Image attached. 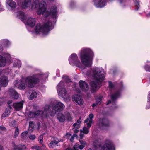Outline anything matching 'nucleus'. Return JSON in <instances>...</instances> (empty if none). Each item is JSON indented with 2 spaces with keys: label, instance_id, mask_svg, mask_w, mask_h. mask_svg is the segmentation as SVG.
<instances>
[{
  "label": "nucleus",
  "instance_id": "15",
  "mask_svg": "<svg viewBox=\"0 0 150 150\" xmlns=\"http://www.w3.org/2000/svg\"><path fill=\"white\" fill-rule=\"evenodd\" d=\"M81 89L83 91L86 92L89 89L88 85L84 81L81 80L79 82Z\"/></svg>",
  "mask_w": 150,
  "mask_h": 150
},
{
  "label": "nucleus",
  "instance_id": "46",
  "mask_svg": "<svg viewBox=\"0 0 150 150\" xmlns=\"http://www.w3.org/2000/svg\"><path fill=\"white\" fill-rule=\"evenodd\" d=\"M77 135L75 134H73V135L71 137V138L70 139V140L72 142L74 139V137H76Z\"/></svg>",
  "mask_w": 150,
  "mask_h": 150
},
{
  "label": "nucleus",
  "instance_id": "43",
  "mask_svg": "<svg viewBox=\"0 0 150 150\" xmlns=\"http://www.w3.org/2000/svg\"><path fill=\"white\" fill-rule=\"evenodd\" d=\"M73 126L74 127L78 129L80 127V125L76 122L74 124Z\"/></svg>",
  "mask_w": 150,
  "mask_h": 150
},
{
  "label": "nucleus",
  "instance_id": "37",
  "mask_svg": "<svg viewBox=\"0 0 150 150\" xmlns=\"http://www.w3.org/2000/svg\"><path fill=\"white\" fill-rule=\"evenodd\" d=\"M75 5V3L74 1H71L70 2L69 4V7L71 8H73Z\"/></svg>",
  "mask_w": 150,
  "mask_h": 150
},
{
  "label": "nucleus",
  "instance_id": "1",
  "mask_svg": "<svg viewBox=\"0 0 150 150\" xmlns=\"http://www.w3.org/2000/svg\"><path fill=\"white\" fill-rule=\"evenodd\" d=\"M69 61L71 65L75 66L81 69L85 76L92 77L93 78V80L90 82V85L92 92L96 91L98 89L101 82L104 79L105 73L104 69L100 67H95L85 72L83 69L85 67L82 66L77 55L75 53L72 54L69 57Z\"/></svg>",
  "mask_w": 150,
  "mask_h": 150
},
{
  "label": "nucleus",
  "instance_id": "12",
  "mask_svg": "<svg viewBox=\"0 0 150 150\" xmlns=\"http://www.w3.org/2000/svg\"><path fill=\"white\" fill-rule=\"evenodd\" d=\"M108 0H93L94 5L97 8H102L106 4Z\"/></svg>",
  "mask_w": 150,
  "mask_h": 150
},
{
  "label": "nucleus",
  "instance_id": "34",
  "mask_svg": "<svg viewBox=\"0 0 150 150\" xmlns=\"http://www.w3.org/2000/svg\"><path fill=\"white\" fill-rule=\"evenodd\" d=\"M109 88L110 91L113 90L114 88V86L113 83L111 81L108 82Z\"/></svg>",
  "mask_w": 150,
  "mask_h": 150
},
{
  "label": "nucleus",
  "instance_id": "41",
  "mask_svg": "<svg viewBox=\"0 0 150 150\" xmlns=\"http://www.w3.org/2000/svg\"><path fill=\"white\" fill-rule=\"evenodd\" d=\"M79 145L77 144H76L74 146V150H79Z\"/></svg>",
  "mask_w": 150,
  "mask_h": 150
},
{
  "label": "nucleus",
  "instance_id": "6",
  "mask_svg": "<svg viewBox=\"0 0 150 150\" xmlns=\"http://www.w3.org/2000/svg\"><path fill=\"white\" fill-rule=\"evenodd\" d=\"M94 55L93 51L88 48H82L79 53L82 63L87 67H90L92 66Z\"/></svg>",
  "mask_w": 150,
  "mask_h": 150
},
{
  "label": "nucleus",
  "instance_id": "62",
  "mask_svg": "<svg viewBox=\"0 0 150 150\" xmlns=\"http://www.w3.org/2000/svg\"><path fill=\"white\" fill-rule=\"evenodd\" d=\"M3 103L2 101L1 102H0V105H2L3 104Z\"/></svg>",
  "mask_w": 150,
  "mask_h": 150
},
{
  "label": "nucleus",
  "instance_id": "42",
  "mask_svg": "<svg viewBox=\"0 0 150 150\" xmlns=\"http://www.w3.org/2000/svg\"><path fill=\"white\" fill-rule=\"evenodd\" d=\"M9 114V112L8 111L6 112V110L5 112L2 115V117H5L7 116Z\"/></svg>",
  "mask_w": 150,
  "mask_h": 150
},
{
  "label": "nucleus",
  "instance_id": "25",
  "mask_svg": "<svg viewBox=\"0 0 150 150\" xmlns=\"http://www.w3.org/2000/svg\"><path fill=\"white\" fill-rule=\"evenodd\" d=\"M58 141H57L55 139H54V140L52 141L49 144V146L50 148H53L58 145Z\"/></svg>",
  "mask_w": 150,
  "mask_h": 150
},
{
  "label": "nucleus",
  "instance_id": "47",
  "mask_svg": "<svg viewBox=\"0 0 150 150\" xmlns=\"http://www.w3.org/2000/svg\"><path fill=\"white\" fill-rule=\"evenodd\" d=\"M81 139H82L81 138ZM79 142L81 143V144H83L84 145H85L86 144V142H85L83 141L81 139H80L79 140Z\"/></svg>",
  "mask_w": 150,
  "mask_h": 150
},
{
  "label": "nucleus",
  "instance_id": "2",
  "mask_svg": "<svg viewBox=\"0 0 150 150\" xmlns=\"http://www.w3.org/2000/svg\"><path fill=\"white\" fill-rule=\"evenodd\" d=\"M64 105L58 100H53L50 103L49 105H45L43 108V111L38 110L30 112L28 114L29 117L34 118L39 117H46L49 113L51 116H54L57 112L62 111L65 108Z\"/></svg>",
  "mask_w": 150,
  "mask_h": 150
},
{
  "label": "nucleus",
  "instance_id": "30",
  "mask_svg": "<svg viewBox=\"0 0 150 150\" xmlns=\"http://www.w3.org/2000/svg\"><path fill=\"white\" fill-rule=\"evenodd\" d=\"M28 132L25 131L22 133L21 134V137L22 139L24 140H26L28 138Z\"/></svg>",
  "mask_w": 150,
  "mask_h": 150
},
{
  "label": "nucleus",
  "instance_id": "44",
  "mask_svg": "<svg viewBox=\"0 0 150 150\" xmlns=\"http://www.w3.org/2000/svg\"><path fill=\"white\" fill-rule=\"evenodd\" d=\"M3 72L5 73L6 74H10V75L11 74V69H8L6 70V72H4V71Z\"/></svg>",
  "mask_w": 150,
  "mask_h": 150
},
{
  "label": "nucleus",
  "instance_id": "24",
  "mask_svg": "<svg viewBox=\"0 0 150 150\" xmlns=\"http://www.w3.org/2000/svg\"><path fill=\"white\" fill-rule=\"evenodd\" d=\"M16 14L17 16L24 22L26 19L24 13L21 11H18L17 12Z\"/></svg>",
  "mask_w": 150,
  "mask_h": 150
},
{
  "label": "nucleus",
  "instance_id": "59",
  "mask_svg": "<svg viewBox=\"0 0 150 150\" xmlns=\"http://www.w3.org/2000/svg\"><path fill=\"white\" fill-rule=\"evenodd\" d=\"M66 150H72L70 148H67L66 149Z\"/></svg>",
  "mask_w": 150,
  "mask_h": 150
},
{
  "label": "nucleus",
  "instance_id": "53",
  "mask_svg": "<svg viewBox=\"0 0 150 150\" xmlns=\"http://www.w3.org/2000/svg\"><path fill=\"white\" fill-rule=\"evenodd\" d=\"M97 105H99V104H98V103H97L96 102V103L93 104L92 107H93V108H94V107H95V106H96Z\"/></svg>",
  "mask_w": 150,
  "mask_h": 150
},
{
  "label": "nucleus",
  "instance_id": "33",
  "mask_svg": "<svg viewBox=\"0 0 150 150\" xmlns=\"http://www.w3.org/2000/svg\"><path fill=\"white\" fill-rule=\"evenodd\" d=\"M102 98V96H98L96 97V101L99 105H100L101 103Z\"/></svg>",
  "mask_w": 150,
  "mask_h": 150
},
{
  "label": "nucleus",
  "instance_id": "50",
  "mask_svg": "<svg viewBox=\"0 0 150 150\" xmlns=\"http://www.w3.org/2000/svg\"><path fill=\"white\" fill-rule=\"evenodd\" d=\"M85 146V145L82 144L79 146V149H82Z\"/></svg>",
  "mask_w": 150,
  "mask_h": 150
},
{
  "label": "nucleus",
  "instance_id": "35",
  "mask_svg": "<svg viewBox=\"0 0 150 150\" xmlns=\"http://www.w3.org/2000/svg\"><path fill=\"white\" fill-rule=\"evenodd\" d=\"M19 133V130L18 127H16L15 129V132L14 134V137H16L18 135Z\"/></svg>",
  "mask_w": 150,
  "mask_h": 150
},
{
  "label": "nucleus",
  "instance_id": "39",
  "mask_svg": "<svg viewBox=\"0 0 150 150\" xmlns=\"http://www.w3.org/2000/svg\"><path fill=\"white\" fill-rule=\"evenodd\" d=\"M29 138L30 140H33L35 139L36 137L35 135L31 134L29 136Z\"/></svg>",
  "mask_w": 150,
  "mask_h": 150
},
{
  "label": "nucleus",
  "instance_id": "29",
  "mask_svg": "<svg viewBox=\"0 0 150 150\" xmlns=\"http://www.w3.org/2000/svg\"><path fill=\"white\" fill-rule=\"evenodd\" d=\"M30 96L29 97V98L30 100H32L33 99L36 98L37 96V93L34 91L30 92L29 93Z\"/></svg>",
  "mask_w": 150,
  "mask_h": 150
},
{
  "label": "nucleus",
  "instance_id": "63",
  "mask_svg": "<svg viewBox=\"0 0 150 150\" xmlns=\"http://www.w3.org/2000/svg\"><path fill=\"white\" fill-rule=\"evenodd\" d=\"M146 108H147L149 109V108H150V107H148V105H146Z\"/></svg>",
  "mask_w": 150,
  "mask_h": 150
},
{
  "label": "nucleus",
  "instance_id": "52",
  "mask_svg": "<svg viewBox=\"0 0 150 150\" xmlns=\"http://www.w3.org/2000/svg\"><path fill=\"white\" fill-rule=\"evenodd\" d=\"M148 101L149 103H150V92L149 93V94L148 95Z\"/></svg>",
  "mask_w": 150,
  "mask_h": 150
},
{
  "label": "nucleus",
  "instance_id": "14",
  "mask_svg": "<svg viewBox=\"0 0 150 150\" xmlns=\"http://www.w3.org/2000/svg\"><path fill=\"white\" fill-rule=\"evenodd\" d=\"M31 4V0H25L24 1H19L18 5L23 8H27L29 7Z\"/></svg>",
  "mask_w": 150,
  "mask_h": 150
},
{
  "label": "nucleus",
  "instance_id": "16",
  "mask_svg": "<svg viewBox=\"0 0 150 150\" xmlns=\"http://www.w3.org/2000/svg\"><path fill=\"white\" fill-rule=\"evenodd\" d=\"M98 125L100 128H103L105 127L109 126V121L106 119H100L99 120Z\"/></svg>",
  "mask_w": 150,
  "mask_h": 150
},
{
  "label": "nucleus",
  "instance_id": "56",
  "mask_svg": "<svg viewBox=\"0 0 150 150\" xmlns=\"http://www.w3.org/2000/svg\"><path fill=\"white\" fill-rule=\"evenodd\" d=\"M0 150H4L3 146L1 145H0Z\"/></svg>",
  "mask_w": 150,
  "mask_h": 150
},
{
  "label": "nucleus",
  "instance_id": "48",
  "mask_svg": "<svg viewBox=\"0 0 150 150\" xmlns=\"http://www.w3.org/2000/svg\"><path fill=\"white\" fill-rule=\"evenodd\" d=\"M81 117H80L79 119L77 120V122H76V123H78V124H79L80 125V124H81Z\"/></svg>",
  "mask_w": 150,
  "mask_h": 150
},
{
  "label": "nucleus",
  "instance_id": "7",
  "mask_svg": "<svg viewBox=\"0 0 150 150\" xmlns=\"http://www.w3.org/2000/svg\"><path fill=\"white\" fill-rule=\"evenodd\" d=\"M53 28L52 23L50 21H46L43 24L38 23L35 28V33L45 36L48 35L49 32Z\"/></svg>",
  "mask_w": 150,
  "mask_h": 150
},
{
  "label": "nucleus",
  "instance_id": "18",
  "mask_svg": "<svg viewBox=\"0 0 150 150\" xmlns=\"http://www.w3.org/2000/svg\"><path fill=\"white\" fill-rule=\"evenodd\" d=\"M94 117V115L92 114H90L88 115V117L84 121L85 123L88 125V127H90L93 122L92 119Z\"/></svg>",
  "mask_w": 150,
  "mask_h": 150
},
{
  "label": "nucleus",
  "instance_id": "11",
  "mask_svg": "<svg viewBox=\"0 0 150 150\" xmlns=\"http://www.w3.org/2000/svg\"><path fill=\"white\" fill-rule=\"evenodd\" d=\"M121 89L119 91H117L111 96V99L112 103L113 104V107L116 108L117 106L114 105L115 104V100L120 97L121 95Z\"/></svg>",
  "mask_w": 150,
  "mask_h": 150
},
{
  "label": "nucleus",
  "instance_id": "26",
  "mask_svg": "<svg viewBox=\"0 0 150 150\" xmlns=\"http://www.w3.org/2000/svg\"><path fill=\"white\" fill-rule=\"evenodd\" d=\"M1 41L4 46L6 47H8L11 45V42L7 39H2Z\"/></svg>",
  "mask_w": 150,
  "mask_h": 150
},
{
  "label": "nucleus",
  "instance_id": "17",
  "mask_svg": "<svg viewBox=\"0 0 150 150\" xmlns=\"http://www.w3.org/2000/svg\"><path fill=\"white\" fill-rule=\"evenodd\" d=\"M72 99L73 100L79 105H82L83 103L81 96L78 95H74L73 96Z\"/></svg>",
  "mask_w": 150,
  "mask_h": 150
},
{
  "label": "nucleus",
  "instance_id": "58",
  "mask_svg": "<svg viewBox=\"0 0 150 150\" xmlns=\"http://www.w3.org/2000/svg\"><path fill=\"white\" fill-rule=\"evenodd\" d=\"M76 90L77 91V92L79 93H80L81 92V91L80 90H79V89H78V90H77V89H76Z\"/></svg>",
  "mask_w": 150,
  "mask_h": 150
},
{
  "label": "nucleus",
  "instance_id": "32",
  "mask_svg": "<svg viewBox=\"0 0 150 150\" xmlns=\"http://www.w3.org/2000/svg\"><path fill=\"white\" fill-rule=\"evenodd\" d=\"M117 1L121 6L124 7L125 5V0H117Z\"/></svg>",
  "mask_w": 150,
  "mask_h": 150
},
{
  "label": "nucleus",
  "instance_id": "3",
  "mask_svg": "<svg viewBox=\"0 0 150 150\" xmlns=\"http://www.w3.org/2000/svg\"><path fill=\"white\" fill-rule=\"evenodd\" d=\"M48 77V74H43L40 71L39 73L22 78L21 80H16L13 83L15 87L20 90H23L27 86L30 88L34 87L40 80L45 79Z\"/></svg>",
  "mask_w": 150,
  "mask_h": 150
},
{
  "label": "nucleus",
  "instance_id": "54",
  "mask_svg": "<svg viewBox=\"0 0 150 150\" xmlns=\"http://www.w3.org/2000/svg\"><path fill=\"white\" fill-rule=\"evenodd\" d=\"M57 76H58V77L60 76L59 74V70H57Z\"/></svg>",
  "mask_w": 150,
  "mask_h": 150
},
{
  "label": "nucleus",
  "instance_id": "38",
  "mask_svg": "<svg viewBox=\"0 0 150 150\" xmlns=\"http://www.w3.org/2000/svg\"><path fill=\"white\" fill-rule=\"evenodd\" d=\"M6 131L5 127L3 126H0V133H1L2 131Z\"/></svg>",
  "mask_w": 150,
  "mask_h": 150
},
{
  "label": "nucleus",
  "instance_id": "22",
  "mask_svg": "<svg viewBox=\"0 0 150 150\" xmlns=\"http://www.w3.org/2000/svg\"><path fill=\"white\" fill-rule=\"evenodd\" d=\"M57 118L59 122H63L65 120V115L61 112L59 113L57 115Z\"/></svg>",
  "mask_w": 150,
  "mask_h": 150
},
{
  "label": "nucleus",
  "instance_id": "21",
  "mask_svg": "<svg viewBox=\"0 0 150 150\" xmlns=\"http://www.w3.org/2000/svg\"><path fill=\"white\" fill-rule=\"evenodd\" d=\"M9 93L11 96L14 99H17L19 97L18 94L13 88L10 89L9 90Z\"/></svg>",
  "mask_w": 150,
  "mask_h": 150
},
{
  "label": "nucleus",
  "instance_id": "9",
  "mask_svg": "<svg viewBox=\"0 0 150 150\" xmlns=\"http://www.w3.org/2000/svg\"><path fill=\"white\" fill-rule=\"evenodd\" d=\"M4 56L0 55V68L4 67L6 64V59L11 62L12 57L8 53H5Z\"/></svg>",
  "mask_w": 150,
  "mask_h": 150
},
{
  "label": "nucleus",
  "instance_id": "57",
  "mask_svg": "<svg viewBox=\"0 0 150 150\" xmlns=\"http://www.w3.org/2000/svg\"><path fill=\"white\" fill-rule=\"evenodd\" d=\"M111 103V102L110 100H109L108 102L106 104V105H108L110 103Z\"/></svg>",
  "mask_w": 150,
  "mask_h": 150
},
{
  "label": "nucleus",
  "instance_id": "27",
  "mask_svg": "<svg viewBox=\"0 0 150 150\" xmlns=\"http://www.w3.org/2000/svg\"><path fill=\"white\" fill-rule=\"evenodd\" d=\"M26 147L25 145L21 144L17 146H15L14 149L15 150H23L26 149Z\"/></svg>",
  "mask_w": 150,
  "mask_h": 150
},
{
  "label": "nucleus",
  "instance_id": "10",
  "mask_svg": "<svg viewBox=\"0 0 150 150\" xmlns=\"http://www.w3.org/2000/svg\"><path fill=\"white\" fill-rule=\"evenodd\" d=\"M6 4L8 10L15 12L17 6L15 2L12 0H8L6 1Z\"/></svg>",
  "mask_w": 150,
  "mask_h": 150
},
{
  "label": "nucleus",
  "instance_id": "5",
  "mask_svg": "<svg viewBox=\"0 0 150 150\" xmlns=\"http://www.w3.org/2000/svg\"><path fill=\"white\" fill-rule=\"evenodd\" d=\"M68 83L71 84L73 83L67 76H63L62 80L57 86L59 95L66 101L68 100L69 98L67 93L68 89L67 88V85Z\"/></svg>",
  "mask_w": 150,
  "mask_h": 150
},
{
  "label": "nucleus",
  "instance_id": "36",
  "mask_svg": "<svg viewBox=\"0 0 150 150\" xmlns=\"http://www.w3.org/2000/svg\"><path fill=\"white\" fill-rule=\"evenodd\" d=\"M144 67L146 71L150 72V66L149 65H146Z\"/></svg>",
  "mask_w": 150,
  "mask_h": 150
},
{
  "label": "nucleus",
  "instance_id": "8",
  "mask_svg": "<svg viewBox=\"0 0 150 150\" xmlns=\"http://www.w3.org/2000/svg\"><path fill=\"white\" fill-rule=\"evenodd\" d=\"M94 149L95 150H115V147L112 142L110 140H107L104 146L102 147L100 140H96L93 143ZM88 150H92L89 148Z\"/></svg>",
  "mask_w": 150,
  "mask_h": 150
},
{
  "label": "nucleus",
  "instance_id": "13",
  "mask_svg": "<svg viewBox=\"0 0 150 150\" xmlns=\"http://www.w3.org/2000/svg\"><path fill=\"white\" fill-rule=\"evenodd\" d=\"M35 18L32 17L26 18L24 21L25 24L31 27H33L35 25Z\"/></svg>",
  "mask_w": 150,
  "mask_h": 150
},
{
  "label": "nucleus",
  "instance_id": "45",
  "mask_svg": "<svg viewBox=\"0 0 150 150\" xmlns=\"http://www.w3.org/2000/svg\"><path fill=\"white\" fill-rule=\"evenodd\" d=\"M32 149L34 150H40V148L38 146H34L32 147Z\"/></svg>",
  "mask_w": 150,
  "mask_h": 150
},
{
  "label": "nucleus",
  "instance_id": "55",
  "mask_svg": "<svg viewBox=\"0 0 150 150\" xmlns=\"http://www.w3.org/2000/svg\"><path fill=\"white\" fill-rule=\"evenodd\" d=\"M12 100H9L8 102H7V104H8V105H10V104H11L12 103Z\"/></svg>",
  "mask_w": 150,
  "mask_h": 150
},
{
  "label": "nucleus",
  "instance_id": "28",
  "mask_svg": "<svg viewBox=\"0 0 150 150\" xmlns=\"http://www.w3.org/2000/svg\"><path fill=\"white\" fill-rule=\"evenodd\" d=\"M14 60V62L13 64V66L14 67L20 68L21 66V61L17 59H15Z\"/></svg>",
  "mask_w": 150,
  "mask_h": 150
},
{
  "label": "nucleus",
  "instance_id": "64",
  "mask_svg": "<svg viewBox=\"0 0 150 150\" xmlns=\"http://www.w3.org/2000/svg\"><path fill=\"white\" fill-rule=\"evenodd\" d=\"M67 135H69L70 136H71V134H67Z\"/></svg>",
  "mask_w": 150,
  "mask_h": 150
},
{
  "label": "nucleus",
  "instance_id": "4",
  "mask_svg": "<svg viewBox=\"0 0 150 150\" xmlns=\"http://www.w3.org/2000/svg\"><path fill=\"white\" fill-rule=\"evenodd\" d=\"M37 8V13L38 15H42L44 17H47L50 16L53 19V22L58 16L57 8L55 5L50 7L49 9L47 8V4L44 1L42 0L39 2V0H33L31 5V8L35 9Z\"/></svg>",
  "mask_w": 150,
  "mask_h": 150
},
{
  "label": "nucleus",
  "instance_id": "61",
  "mask_svg": "<svg viewBox=\"0 0 150 150\" xmlns=\"http://www.w3.org/2000/svg\"><path fill=\"white\" fill-rule=\"evenodd\" d=\"M74 130V132H75L76 133H77L78 132V130Z\"/></svg>",
  "mask_w": 150,
  "mask_h": 150
},
{
  "label": "nucleus",
  "instance_id": "31",
  "mask_svg": "<svg viewBox=\"0 0 150 150\" xmlns=\"http://www.w3.org/2000/svg\"><path fill=\"white\" fill-rule=\"evenodd\" d=\"M65 116L67 120L69 121H71L72 117L70 114L69 112H67L65 113Z\"/></svg>",
  "mask_w": 150,
  "mask_h": 150
},
{
  "label": "nucleus",
  "instance_id": "23",
  "mask_svg": "<svg viewBox=\"0 0 150 150\" xmlns=\"http://www.w3.org/2000/svg\"><path fill=\"white\" fill-rule=\"evenodd\" d=\"M90 127H88V125H87V127H84L83 129V130H80L81 134L80 135V137L82 139V137H83V134H82V133H83L87 134H88L89 132V128Z\"/></svg>",
  "mask_w": 150,
  "mask_h": 150
},
{
  "label": "nucleus",
  "instance_id": "40",
  "mask_svg": "<svg viewBox=\"0 0 150 150\" xmlns=\"http://www.w3.org/2000/svg\"><path fill=\"white\" fill-rule=\"evenodd\" d=\"M38 140L40 143H42L43 142V135H41L38 138Z\"/></svg>",
  "mask_w": 150,
  "mask_h": 150
},
{
  "label": "nucleus",
  "instance_id": "60",
  "mask_svg": "<svg viewBox=\"0 0 150 150\" xmlns=\"http://www.w3.org/2000/svg\"><path fill=\"white\" fill-rule=\"evenodd\" d=\"M33 123V122L30 121L29 122V126H30V124Z\"/></svg>",
  "mask_w": 150,
  "mask_h": 150
},
{
  "label": "nucleus",
  "instance_id": "19",
  "mask_svg": "<svg viewBox=\"0 0 150 150\" xmlns=\"http://www.w3.org/2000/svg\"><path fill=\"white\" fill-rule=\"evenodd\" d=\"M8 82V78L6 76H2L0 78V82L3 86L5 87L7 86Z\"/></svg>",
  "mask_w": 150,
  "mask_h": 150
},
{
  "label": "nucleus",
  "instance_id": "49",
  "mask_svg": "<svg viewBox=\"0 0 150 150\" xmlns=\"http://www.w3.org/2000/svg\"><path fill=\"white\" fill-rule=\"evenodd\" d=\"M139 3L138 2H137V4L135 6V9L136 10H137L139 8Z\"/></svg>",
  "mask_w": 150,
  "mask_h": 150
},
{
  "label": "nucleus",
  "instance_id": "20",
  "mask_svg": "<svg viewBox=\"0 0 150 150\" xmlns=\"http://www.w3.org/2000/svg\"><path fill=\"white\" fill-rule=\"evenodd\" d=\"M23 102L22 101L18 103H13V106L16 111H18L22 109L23 105Z\"/></svg>",
  "mask_w": 150,
  "mask_h": 150
},
{
  "label": "nucleus",
  "instance_id": "51",
  "mask_svg": "<svg viewBox=\"0 0 150 150\" xmlns=\"http://www.w3.org/2000/svg\"><path fill=\"white\" fill-rule=\"evenodd\" d=\"M3 50V47L0 44V53Z\"/></svg>",
  "mask_w": 150,
  "mask_h": 150
}]
</instances>
